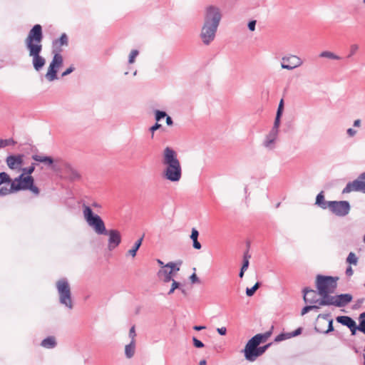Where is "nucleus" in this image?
Here are the masks:
<instances>
[{"mask_svg":"<svg viewBox=\"0 0 365 365\" xmlns=\"http://www.w3.org/2000/svg\"><path fill=\"white\" fill-rule=\"evenodd\" d=\"M43 36L42 27L40 24H36L29 31L25 39V45L29 51V56L32 58V63L34 69L40 71L46 63V60L40 56L42 51V40Z\"/></svg>","mask_w":365,"mask_h":365,"instance_id":"nucleus-1","label":"nucleus"},{"mask_svg":"<svg viewBox=\"0 0 365 365\" xmlns=\"http://www.w3.org/2000/svg\"><path fill=\"white\" fill-rule=\"evenodd\" d=\"M161 163L163 166L162 177L171 182H178L182 176V168L177 152L170 147L164 148L162 153Z\"/></svg>","mask_w":365,"mask_h":365,"instance_id":"nucleus-2","label":"nucleus"},{"mask_svg":"<svg viewBox=\"0 0 365 365\" xmlns=\"http://www.w3.org/2000/svg\"><path fill=\"white\" fill-rule=\"evenodd\" d=\"M83 214L88 225L93 228L96 234L103 235L107 233L104 222L99 215L93 214L89 206H83Z\"/></svg>","mask_w":365,"mask_h":365,"instance_id":"nucleus-3","label":"nucleus"},{"mask_svg":"<svg viewBox=\"0 0 365 365\" xmlns=\"http://www.w3.org/2000/svg\"><path fill=\"white\" fill-rule=\"evenodd\" d=\"M316 284L318 293L322 298V300L330 297L329 294L334 292L336 287V282L333 277L322 275L317 277Z\"/></svg>","mask_w":365,"mask_h":365,"instance_id":"nucleus-4","label":"nucleus"},{"mask_svg":"<svg viewBox=\"0 0 365 365\" xmlns=\"http://www.w3.org/2000/svg\"><path fill=\"white\" fill-rule=\"evenodd\" d=\"M56 289L59 296V302L66 307L71 309L73 302L71 299V287L66 279H61L56 282Z\"/></svg>","mask_w":365,"mask_h":365,"instance_id":"nucleus-5","label":"nucleus"},{"mask_svg":"<svg viewBox=\"0 0 365 365\" xmlns=\"http://www.w3.org/2000/svg\"><path fill=\"white\" fill-rule=\"evenodd\" d=\"M12 180L14 187H15L16 192L29 190L36 195L39 194V190L34 185V180L31 175L26 176L24 175V174H21L19 177Z\"/></svg>","mask_w":365,"mask_h":365,"instance_id":"nucleus-6","label":"nucleus"},{"mask_svg":"<svg viewBox=\"0 0 365 365\" xmlns=\"http://www.w3.org/2000/svg\"><path fill=\"white\" fill-rule=\"evenodd\" d=\"M222 17L220 7L209 5L205 7L203 15V23L219 27Z\"/></svg>","mask_w":365,"mask_h":365,"instance_id":"nucleus-7","label":"nucleus"},{"mask_svg":"<svg viewBox=\"0 0 365 365\" xmlns=\"http://www.w3.org/2000/svg\"><path fill=\"white\" fill-rule=\"evenodd\" d=\"M182 261H178L176 262H170L167 263L158 271V278L165 283L173 280V277L180 270V267Z\"/></svg>","mask_w":365,"mask_h":365,"instance_id":"nucleus-8","label":"nucleus"},{"mask_svg":"<svg viewBox=\"0 0 365 365\" xmlns=\"http://www.w3.org/2000/svg\"><path fill=\"white\" fill-rule=\"evenodd\" d=\"M218 27L203 23L199 37L205 46L210 45L215 39Z\"/></svg>","mask_w":365,"mask_h":365,"instance_id":"nucleus-9","label":"nucleus"},{"mask_svg":"<svg viewBox=\"0 0 365 365\" xmlns=\"http://www.w3.org/2000/svg\"><path fill=\"white\" fill-rule=\"evenodd\" d=\"M261 337L259 336H254L246 344L242 352L245 359L249 361H254L256 360V354H257L258 346L262 343Z\"/></svg>","mask_w":365,"mask_h":365,"instance_id":"nucleus-10","label":"nucleus"},{"mask_svg":"<svg viewBox=\"0 0 365 365\" xmlns=\"http://www.w3.org/2000/svg\"><path fill=\"white\" fill-rule=\"evenodd\" d=\"M352 299L353 297L350 294H341L327 297V299L321 300L319 304L320 306L334 305L338 307H341L351 302Z\"/></svg>","mask_w":365,"mask_h":365,"instance_id":"nucleus-11","label":"nucleus"},{"mask_svg":"<svg viewBox=\"0 0 365 365\" xmlns=\"http://www.w3.org/2000/svg\"><path fill=\"white\" fill-rule=\"evenodd\" d=\"M63 56L59 53H55L45 76L48 81H53L58 78L56 73L58 69L63 65Z\"/></svg>","mask_w":365,"mask_h":365,"instance_id":"nucleus-12","label":"nucleus"},{"mask_svg":"<svg viewBox=\"0 0 365 365\" xmlns=\"http://www.w3.org/2000/svg\"><path fill=\"white\" fill-rule=\"evenodd\" d=\"M328 208L338 216H345L350 210V205L347 201H329L327 202Z\"/></svg>","mask_w":365,"mask_h":365,"instance_id":"nucleus-13","label":"nucleus"},{"mask_svg":"<svg viewBox=\"0 0 365 365\" xmlns=\"http://www.w3.org/2000/svg\"><path fill=\"white\" fill-rule=\"evenodd\" d=\"M351 192H362L365 193V172L355 180L347 183L343 190V193Z\"/></svg>","mask_w":365,"mask_h":365,"instance_id":"nucleus-14","label":"nucleus"},{"mask_svg":"<svg viewBox=\"0 0 365 365\" xmlns=\"http://www.w3.org/2000/svg\"><path fill=\"white\" fill-rule=\"evenodd\" d=\"M303 60L296 55L283 56L281 61V67L289 71L293 70L303 64Z\"/></svg>","mask_w":365,"mask_h":365,"instance_id":"nucleus-15","label":"nucleus"},{"mask_svg":"<svg viewBox=\"0 0 365 365\" xmlns=\"http://www.w3.org/2000/svg\"><path fill=\"white\" fill-rule=\"evenodd\" d=\"M24 155H10L6 158V163L9 169L20 172L24 164Z\"/></svg>","mask_w":365,"mask_h":365,"instance_id":"nucleus-16","label":"nucleus"},{"mask_svg":"<svg viewBox=\"0 0 365 365\" xmlns=\"http://www.w3.org/2000/svg\"><path fill=\"white\" fill-rule=\"evenodd\" d=\"M105 235H108V249L110 251L115 249L121 242V235L118 230L112 229L107 230Z\"/></svg>","mask_w":365,"mask_h":365,"instance_id":"nucleus-17","label":"nucleus"},{"mask_svg":"<svg viewBox=\"0 0 365 365\" xmlns=\"http://www.w3.org/2000/svg\"><path fill=\"white\" fill-rule=\"evenodd\" d=\"M278 132L270 130L269 133L264 138L263 146L269 150L274 149L278 138Z\"/></svg>","mask_w":365,"mask_h":365,"instance_id":"nucleus-18","label":"nucleus"},{"mask_svg":"<svg viewBox=\"0 0 365 365\" xmlns=\"http://www.w3.org/2000/svg\"><path fill=\"white\" fill-rule=\"evenodd\" d=\"M336 319L339 323L349 327L352 334H355L356 329V323L351 317L348 316H339L337 317Z\"/></svg>","mask_w":365,"mask_h":365,"instance_id":"nucleus-19","label":"nucleus"},{"mask_svg":"<svg viewBox=\"0 0 365 365\" xmlns=\"http://www.w3.org/2000/svg\"><path fill=\"white\" fill-rule=\"evenodd\" d=\"M13 185V180L11 179V182H6V184H3L0 187V196H6L11 193L16 192L15 187Z\"/></svg>","mask_w":365,"mask_h":365,"instance_id":"nucleus-20","label":"nucleus"},{"mask_svg":"<svg viewBox=\"0 0 365 365\" xmlns=\"http://www.w3.org/2000/svg\"><path fill=\"white\" fill-rule=\"evenodd\" d=\"M303 292L304 300L305 302L313 304L317 302V300L316 299V292L314 290L305 288L304 289Z\"/></svg>","mask_w":365,"mask_h":365,"instance_id":"nucleus-21","label":"nucleus"},{"mask_svg":"<svg viewBox=\"0 0 365 365\" xmlns=\"http://www.w3.org/2000/svg\"><path fill=\"white\" fill-rule=\"evenodd\" d=\"M199 236V232L195 228L192 229V232L190 235V238L192 240V246L196 250L201 249V244L198 242L197 238Z\"/></svg>","mask_w":365,"mask_h":365,"instance_id":"nucleus-22","label":"nucleus"},{"mask_svg":"<svg viewBox=\"0 0 365 365\" xmlns=\"http://www.w3.org/2000/svg\"><path fill=\"white\" fill-rule=\"evenodd\" d=\"M135 349V340H131L130 343L125 347V354L127 358L130 359L133 356Z\"/></svg>","mask_w":365,"mask_h":365,"instance_id":"nucleus-23","label":"nucleus"},{"mask_svg":"<svg viewBox=\"0 0 365 365\" xmlns=\"http://www.w3.org/2000/svg\"><path fill=\"white\" fill-rule=\"evenodd\" d=\"M53 47L54 48H60L63 46H67L68 43V36L66 34H63L61 37L56 40L55 41H53Z\"/></svg>","mask_w":365,"mask_h":365,"instance_id":"nucleus-24","label":"nucleus"},{"mask_svg":"<svg viewBox=\"0 0 365 365\" xmlns=\"http://www.w3.org/2000/svg\"><path fill=\"white\" fill-rule=\"evenodd\" d=\"M32 158L37 162L45 163L48 165H51L53 164V160L51 157L43 156L39 155H34Z\"/></svg>","mask_w":365,"mask_h":365,"instance_id":"nucleus-25","label":"nucleus"},{"mask_svg":"<svg viewBox=\"0 0 365 365\" xmlns=\"http://www.w3.org/2000/svg\"><path fill=\"white\" fill-rule=\"evenodd\" d=\"M41 346L44 348L52 349L55 347L56 342L53 336H48L41 341Z\"/></svg>","mask_w":365,"mask_h":365,"instance_id":"nucleus-26","label":"nucleus"},{"mask_svg":"<svg viewBox=\"0 0 365 365\" xmlns=\"http://www.w3.org/2000/svg\"><path fill=\"white\" fill-rule=\"evenodd\" d=\"M142 242H143V237L138 240L135 242L132 249H130L128 251V255H130L132 257H135L136 256L137 251L138 250V249L140 248V247L142 245Z\"/></svg>","mask_w":365,"mask_h":365,"instance_id":"nucleus-27","label":"nucleus"},{"mask_svg":"<svg viewBox=\"0 0 365 365\" xmlns=\"http://www.w3.org/2000/svg\"><path fill=\"white\" fill-rule=\"evenodd\" d=\"M319 317H322L323 319H324L327 322V323H328V329H327V330L324 331V330H320L319 328L316 327V329L317 331H319L320 332H323V333L327 334V333H329L330 331H332L334 330V327H333V324H333L332 319H329V317L327 315H322V314H320V315H319Z\"/></svg>","mask_w":365,"mask_h":365,"instance_id":"nucleus-28","label":"nucleus"},{"mask_svg":"<svg viewBox=\"0 0 365 365\" xmlns=\"http://www.w3.org/2000/svg\"><path fill=\"white\" fill-rule=\"evenodd\" d=\"M319 56L322 58H330V59H333V60H340L341 59L340 56L336 55L333 52L328 51H322L319 54Z\"/></svg>","mask_w":365,"mask_h":365,"instance_id":"nucleus-29","label":"nucleus"},{"mask_svg":"<svg viewBox=\"0 0 365 365\" xmlns=\"http://www.w3.org/2000/svg\"><path fill=\"white\" fill-rule=\"evenodd\" d=\"M316 204L320 206L321 207L325 209L327 207V202H324V197L322 192H320L317 195L316 198Z\"/></svg>","mask_w":365,"mask_h":365,"instance_id":"nucleus-30","label":"nucleus"},{"mask_svg":"<svg viewBox=\"0 0 365 365\" xmlns=\"http://www.w3.org/2000/svg\"><path fill=\"white\" fill-rule=\"evenodd\" d=\"M359 324L356 329L365 334V312L359 315Z\"/></svg>","mask_w":365,"mask_h":365,"instance_id":"nucleus-31","label":"nucleus"},{"mask_svg":"<svg viewBox=\"0 0 365 365\" xmlns=\"http://www.w3.org/2000/svg\"><path fill=\"white\" fill-rule=\"evenodd\" d=\"M6 182H11L10 176L5 172L0 173V187Z\"/></svg>","mask_w":365,"mask_h":365,"instance_id":"nucleus-32","label":"nucleus"},{"mask_svg":"<svg viewBox=\"0 0 365 365\" xmlns=\"http://www.w3.org/2000/svg\"><path fill=\"white\" fill-rule=\"evenodd\" d=\"M346 262L350 264L356 265L358 258L354 252H350L346 258Z\"/></svg>","mask_w":365,"mask_h":365,"instance_id":"nucleus-33","label":"nucleus"},{"mask_svg":"<svg viewBox=\"0 0 365 365\" xmlns=\"http://www.w3.org/2000/svg\"><path fill=\"white\" fill-rule=\"evenodd\" d=\"M35 170V163H32L31 166L28 167V168H22L21 167V170L22 171V173L21 174H24V175H30L31 174H32L34 173Z\"/></svg>","mask_w":365,"mask_h":365,"instance_id":"nucleus-34","label":"nucleus"},{"mask_svg":"<svg viewBox=\"0 0 365 365\" xmlns=\"http://www.w3.org/2000/svg\"><path fill=\"white\" fill-rule=\"evenodd\" d=\"M282 115H279V114H276V117L274 119V125L271 130H274L279 133V128L280 125V118Z\"/></svg>","mask_w":365,"mask_h":365,"instance_id":"nucleus-35","label":"nucleus"},{"mask_svg":"<svg viewBox=\"0 0 365 365\" xmlns=\"http://www.w3.org/2000/svg\"><path fill=\"white\" fill-rule=\"evenodd\" d=\"M139 51L136 49H133L131 51L129 57H128V63L132 64L135 62V58L138 56Z\"/></svg>","mask_w":365,"mask_h":365,"instance_id":"nucleus-36","label":"nucleus"},{"mask_svg":"<svg viewBox=\"0 0 365 365\" xmlns=\"http://www.w3.org/2000/svg\"><path fill=\"white\" fill-rule=\"evenodd\" d=\"M259 287V283L257 282L252 288H247L246 294L249 297L254 295L255 292Z\"/></svg>","mask_w":365,"mask_h":365,"instance_id":"nucleus-37","label":"nucleus"},{"mask_svg":"<svg viewBox=\"0 0 365 365\" xmlns=\"http://www.w3.org/2000/svg\"><path fill=\"white\" fill-rule=\"evenodd\" d=\"M250 258V255H248L247 252H246L244 255V259H243V264H242V271H246L248 268V266H249V259Z\"/></svg>","mask_w":365,"mask_h":365,"instance_id":"nucleus-38","label":"nucleus"},{"mask_svg":"<svg viewBox=\"0 0 365 365\" xmlns=\"http://www.w3.org/2000/svg\"><path fill=\"white\" fill-rule=\"evenodd\" d=\"M359 46L356 43H353L349 47V53L348 55V58L354 56L359 50Z\"/></svg>","mask_w":365,"mask_h":365,"instance_id":"nucleus-39","label":"nucleus"},{"mask_svg":"<svg viewBox=\"0 0 365 365\" xmlns=\"http://www.w3.org/2000/svg\"><path fill=\"white\" fill-rule=\"evenodd\" d=\"M155 114V118L157 121H160L162 118L167 116L166 113L161 110H156Z\"/></svg>","mask_w":365,"mask_h":365,"instance_id":"nucleus-40","label":"nucleus"},{"mask_svg":"<svg viewBox=\"0 0 365 365\" xmlns=\"http://www.w3.org/2000/svg\"><path fill=\"white\" fill-rule=\"evenodd\" d=\"M180 284L179 282H176L174 279L172 280V286H171L170 291L168 292V294H172L174 292V291L176 289L180 288Z\"/></svg>","mask_w":365,"mask_h":365,"instance_id":"nucleus-41","label":"nucleus"},{"mask_svg":"<svg viewBox=\"0 0 365 365\" xmlns=\"http://www.w3.org/2000/svg\"><path fill=\"white\" fill-rule=\"evenodd\" d=\"M319 309V307L316 306V305H310V306H306L304 307L302 310V315H304L305 314H307L308 312L312 310V309Z\"/></svg>","mask_w":365,"mask_h":365,"instance_id":"nucleus-42","label":"nucleus"},{"mask_svg":"<svg viewBox=\"0 0 365 365\" xmlns=\"http://www.w3.org/2000/svg\"><path fill=\"white\" fill-rule=\"evenodd\" d=\"M269 344H267L265 346H258L257 348V354H256V359L257 357H259V356L262 355L265 351L267 349V348L269 347Z\"/></svg>","mask_w":365,"mask_h":365,"instance_id":"nucleus-43","label":"nucleus"},{"mask_svg":"<svg viewBox=\"0 0 365 365\" xmlns=\"http://www.w3.org/2000/svg\"><path fill=\"white\" fill-rule=\"evenodd\" d=\"M193 344L196 348H202L204 346V344L198 340L197 338H192Z\"/></svg>","mask_w":365,"mask_h":365,"instance_id":"nucleus-44","label":"nucleus"},{"mask_svg":"<svg viewBox=\"0 0 365 365\" xmlns=\"http://www.w3.org/2000/svg\"><path fill=\"white\" fill-rule=\"evenodd\" d=\"M288 336H289V333L288 334H280L275 338V341L279 342V341H283L284 339H289V337H288Z\"/></svg>","mask_w":365,"mask_h":365,"instance_id":"nucleus-45","label":"nucleus"},{"mask_svg":"<svg viewBox=\"0 0 365 365\" xmlns=\"http://www.w3.org/2000/svg\"><path fill=\"white\" fill-rule=\"evenodd\" d=\"M12 142L11 140L0 139V148L9 145Z\"/></svg>","mask_w":365,"mask_h":365,"instance_id":"nucleus-46","label":"nucleus"},{"mask_svg":"<svg viewBox=\"0 0 365 365\" xmlns=\"http://www.w3.org/2000/svg\"><path fill=\"white\" fill-rule=\"evenodd\" d=\"M270 334H271V333L268 331V332H266L264 334H256V336H262L261 337V342H264L269 337Z\"/></svg>","mask_w":365,"mask_h":365,"instance_id":"nucleus-47","label":"nucleus"},{"mask_svg":"<svg viewBox=\"0 0 365 365\" xmlns=\"http://www.w3.org/2000/svg\"><path fill=\"white\" fill-rule=\"evenodd\" d=\"M356 133H357V131L356 130H354V128H350L346 130V134L350 138L354 137L356 135Z\"/></svg>","mask_w":365,"mask_h":365,"instance_id":"nucleus-48","label":"nucleus"},{"mask_svg":"<svg viewBox=\"0 0 365 365\" xmlns=\"http://www.w3.org/2000/svg\"><path fill=\"white\" fill-rule=\"evenodd\" d=\"M257 21L255 20L250 21L248 23V29L251 31H254L255 30V26H256Z\"/></svg>","mask_w":365,"mask_h":365,"instance_id":"nucleus-49","label":"nucleus"},{"mask_svg":"<svg viewBox=\"0 0 365 365\" xmlns=\"http://www.w3.org/2000/svg\"><path fill=\"white\" fill-rule=\"evenodd\" d=\"M71 174L70 178L71 180H76V179L79 178L80 175L76 170H71Z\"/></svg>","mask_w":365,"mask_h":365,"instance_id":"nucleus-50","label":"nucleus"},{"mask_svg":"<svg viewBox=\"0 0 365 365\" xmlns=\"http://www.w3.org/2000/svg\"><path fill=\"white\" fill-rule=\"evenodd\" d=\"M190 281H191V282H192V284L200 282V281H199V278L197 277V276L196 275V274H195V273H193V274L190 277Z\"/></svg>","mask_w":365,"mask_h":365,"instance_id":"nucleus-51","label":"nucleus"},{"mask_svg":"<svg viewBox=\"0 0 365 365\" xmlns=\"http://www.w3.org/2000/svg\"><path fill=\"white\" fill-rule=\"evenodd\" d=\"M136 336L135 327H132L129 331V336L131 338V340H135V337Z\"/></svg>","mask_w":365,"mask_h":365,"instance_id":"nucleus-52","label":"nucleus"},{"mask_svg":"<svg viewBox=\"0 0 365 365\" xmlns=\"http://www.w3.org/2000/svg\"><path fill=\"white\" fill-rule=\"evenodd\" d=\"M283 106H284L283 100H281L279 102L278 108H277V114H279V115H282V114Z\"/></svg>","mask_w":365,"mask_h":365,"instance_id":"nucleus-53","label":"nucleus"},{"mask_svg":"<svg viewBox=\"0 0 365 365\" xmlns=\"http://www.w3.org/2000/svg\"><path fill=\"white\" fill-rule=\"evenodd\" d=\"M301 332H302V329L301 328H298L297 329H296L292 333H289L288 337L291 338V337H293V336H296L300 334Z\"/></svg>","mask_w":365,"mask_h":365,"instance_id":"nucleus-54","label":"nucleus"},{"mask_svg":"<svg viewBox=\"0 0 365 365\" xmlns=\"http://www.w3.org/2000/svg\"><path fill=\"white\" fill-rule=\"evenodd\" d=\"M74 70V67L73 66H70L69 68H68L64 72L62 73V76H66L70 73H71Z\"/></svg>","mask_w":365,"mask_h":365,"instance_id":"nucleus-55","label":"nucleus"},{"mask_svg":"<svg viewBox=\"0 0 365 365\" xmlns=\"http://www.w3.org/2000/svg\"><path fill=\"white\" fill-rule=\"evenodd\" d=\"M217 331L219 334L224 336L227 334V329L226 327H220L217 329Z\"/></svg>","mask_w":365,"mask_h":365,"instance_id":"nucleus-56","label":"nucleus"},{"mask_svg":"<svg viewBox=\"0 0 365 365\" xmlns=\"http://www.w3.org/2000/svg\"><path fill=\"white\" fill-rule=\"evenodd\" d=\"M161 125L156 123L154 125H153L152 127L150 128V132H152L153 133L157 130L158 129H159L160 128Z\"/></svg>","mask_w":365,"mask_h":365,"instance_id":"nucleus-57","label":"nucleus"},{"mask_svg":"<svg viewBox=\"0 0 365 365\" xmlns=\"http://www.w3.org/2000/svg\"><path fill=\"white\" fill-rule=\"evenodd\" d=\"M354 273V271L351 268V267H348L346 270V274L349 277L351 276Z\"/></svg>","mask_w":365,"mask_h":365,"instance_id":"nucleus-58","label":"nucleus"},{"mask_svg":"<svg viewBox=\"0 0 365 365\" xmlns=\"http://www.w3.org/2000/svg\"><path fill=\"white\" fill-rule=\"evenodd\" d=\"M361 125V121L360 119H356L354 121L353 125L356 128H359Z\"/></svg>","mask_w":365,"mask_h":365,"instance_id":"nucleus-59","label":"nucleus"},{"mask_svg":"<svg viewBox=\"0 0 365 365\" xmlns=\"http://www.w3.org/2000/svg\"><path fill=\"white\" fill-rule=\"evenodd\" d=\"M165 117H166V123H167V125H172L173 124V121L172 118L170 116H168V115H167Z\"/></svg>","mask_w":365,"mask_h":365,"instance_id":"nucleus-60","label":"nucleus"},{"mask_svg":"<svg viewBox=\"0 0 365 365\" xmlns=\"http://www.w3.org/2000/svg\"><path fill=\"white\" fill-rule=\"evenodd\" d=\"M193 329H194L195 330H196V331H200V330H202V329H205V327H203V326H195V327H193Z\"/></svg>","mask_w":365,"mask_h":365,"instance_id":"nucleus-61","label":"nucleus"},{"mask_svg":"<svg viewBox=\"0 0 365 365\" xmlns=\"http://www.w3.org/2000/svg\"><path fill=\"white\" fill-rule=\"evenodd\" d=\"M91 206H92V207H96V208H100V207H101V205H100V204H98V202H93V203L91 204Z\"/></svg>","mask_w":365,"mask_h":365,"instance_id":"nucleus-62","label":"nucleus"},{"mask_svg":"<svg viewBox=\"0 0 365 365\" xmlns=\"http://www.w3.org/2000/svg\"><path fill=\"white\" fill-rule=\"evenodd\" d=\"M157 262L159 265L161 266V268L163 267V266H165V264H164L163 262H162L160 259H158L157 260Z\"/></svg>","mask_w":365,"mask_h":365,"instance_id":"nucleus-63","label":"nucleus"},{"mask_svg":"<svg viewBox=\"0 0 365 365\" xmlns=\"http://www.w3.org/2000/svg\"><path fill=\"white\" fill-rule=\"evenodd\" d=\"M199 365H207L205 360H202L200 361Z\"/></svg>","mask_w":365,"mask_h":365,"instance_id":"nucleus-64","label":"nucleus"}]
</instances>
